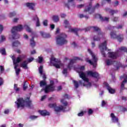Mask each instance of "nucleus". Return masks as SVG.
<instances>
[{
  "mask_svg": "<svg viewBox=\"0 0 127 127\" xmlns=\"http://www.w3.org/2000/svg\"><path fill=\"white\" fill-rule=\"evenodd\" d=\"M61 103L64 105H60L57 106L56 103L49 104V108H55V111L57 113H59L62 111L64 112H69L70 111V108L68 106V102L65 101V99H63L61 100Z\"/></svg>",
  "mask_w": 127,
  "mask_h": 127,
  "instance_id": "nucleus-1",
  "label": "nucleus"
},
{
  "mask_svg": "<svg viewBox=\"0 0 127 127\" xmlns=\"http://www.w3.org/2000/svg\"><path fill=\"white\" fill-rule=\"evenodd\" d=\"M25 103L26 106L29 109H31L33 105L31 103V101H30V97H28L24 100L23 98H19L17 99V101L15 102V104L16 105L17 109H19L22 108L23 109L25 107Z\"/></svg>",
  "mask_w": 127,
  "mask_h": 127,
  "instance_id": "nucleus-2",
  "label": "nucleus"
},
{
  "mask_svg": "<svg viewBox=\"0 0 127 127\" xmlns=\"http://www.w3.org/2000/svg\"><path fill=\"white\" fill-rule=\"evenodd\" d=\"M99 7H100V4H99V3H97L95 5L93 6V2L90 1L85 6L83 11L84 12H88L89 14H93V13L95 12V10L98 9Z\"/></svg>",
  "mask_w": 127,
  "mask_h": 127,
  "instance_id": "nucleus-3",
  "label": "nucleus"
},
{
  "mask_svg": "<svg viewBox=\"0 0 127 127\" xmlns=\"http://www.w3.org/2000/svg\"><path fill=\"white\" fill-rule=\"evenodd\" d=\"M88 52H89V54L91 55L92 57V61H91V60H89V59H86V62L87 63H89L90 64V65H92L93 66V68H96L97 67V64L98 62V58L97 57H96L94 55L93 52H92V50L91 49H88Z\"/></svg>",
  "mask_w": 127,
  "mask_h": 127,
  "instance_id": "nucleus-4",
  "label": "nucleus"
},
{
  "mask_svg": "<svg viewBox=\"0 0 127 127\" xmlns=\"http://www.w3.org/2000/svg\"><path fill=\"white\" fill-rule=\"evenodd\" d=\"M67 38V35L64 33H62L60 36L56 38L57 44L59 45H64V44H67L68 41L66 40Z\"/></svg>",
  "mask_w": 127,
  "mask_h": 127,
  "instance_id": "nucleus-5",
  "label": "nucleus"
},
{
  "mask_svg": "<svg viewBox=\"0 0 127 127\" xmlns=\"http://www.w3.org/2000/svg\"><path fill=\"white\" fill-rule=\"evenodd\" d=\"M44 91L46 94L49 93V92L55 91V86H54V81L53 80H51L50 84L46 86Z\"/></svg>",
  "mask_w": 127,
  "mask_h": 127,
  "instance_id": "nucleus-6",
  "label": "nucleus"
},
{
  "mask_svg": "<svg viewBox=\"0 0 127 127\" xmlns=\"http://www.w3.org/2000/svg\"><path fill=\"white\" fill-rule=\"evenodd\" d=\"M107 41H105L99 46V49L101 50V53L103 57H106V53H105L104 50H107L108 49V48H107Z\"/></svg>",
  "mask_w": 127,
  "mask_h": 127,
  "instance_id": "nucleus-7",
  "label": "nucleus"
},
{
  "mask_svg": "<svg viewBox=\"0 0 127 127\" xmlns=\"http://www.w3.org/2000/svg\"><path fill=\"white\" fill-rule=\"evenodd\" d=\"M77 61H83V59H81L78 57H75L73 59L69 60V63L67 65V68L69 69V70H71V68L73 67V64Z\"/></svg>",
  "mask_w": 127,
  "mask_h": 127,
  "instance_id": "nucleus-8",
  "label": "nucleus"
},
{
  "mask_svg": "<svg viewBox=\"0 0 127 127\" xmlns=\"http://www.w3.org/2000/svg\"><path fill=\"white\" fill-rule=\"evenodd\" d=\"M120 79H124L121 85V91H124V90H127V88L125 87V83H127V74H124L123 76L120 77Z\"/></svg>",
  "mask_w": 127,
  "mask_h": 127,
  "instance_id": "nucleus-9",
  "label": "nucleus"
},
{
  "mask_svg": "<svg viewBox=\"0 0 127 127\" xmlns=\"http://www.w3.org/2000/svg\"><path fill=\"white\" fill-rule=\"evenodd\" d=\"M23 30V26L22 25H18L17 26H15L12 28L11 30V33H16L17 31L20 32Z\"/></svg>",
  "mask_w": 127,
  "mask_h": 127,
  "instance_id": "nucleus-10",
  "label": "nucleus"
},
{
  "mask_svg": "<svg viewBox=\"0 0 127 127\" xmlns=\"http://www.w3.org/2000/svg\"><path fill=\"white\" fill-rule=\"evenodd\" d=\"M34 59L33 58H31L30 59H28V61H24L23 63L21 64V67L23 68V69H28V63H30L32 62Z\"/></svg>",
  "mask_w": 127,
  "mask_h": 127,
  "instance_id": "nucleus-11",
  "label": "nucleus"
},
{
  "mask_svg": "<svg viewBox=\"0 0 127 127\" xmlns=\"http://www.w3.org/2000/svg\"><path fill=\"white\" fill-rule=\"evenodd\" d=\"M108 57L111 59H117L119 57V51L116 52H108Z\"/></svg>",
  "mask_w": 127,
  "mask_h": 127,
  "instance_id": "nucleus-12",
  "label": "nucleus"
},
{
  "mask_svg": "<svg viewBox=\"0 0 127 127\" xmlns=\"http://www.w3.org/2000/svg\"><path fill=\"white\" fill-rule=\"evenodd\" d=\"M88 76H91V77H93V78H95L97 79L99 78L100 74L97 72H93L92 71H88L87 72Z\"/></svg>",
  "mask_w": 127,
  "mask_h": 127,
  "instance_id": "nucleus-13",
  "label": "nucleus"
},
{
  "mask_svg": "<svg viewBox=\"0 0 127 127\" xmlns=\"http://www.w3.org/2000/svg\"><path fill=\"white\" fill-rule=\"evenodd\" d=\"M103 85L107 88V90L109 91V92L110 94H115L116 90L113 88H111V86H110V85H109V83L107 82H104Z\"/></svg>",
  "mask_w": 127,
  "mask_h": 127,
  "instance_id": "nucleus-14",
  "label": "nucleus"
},
{
  "mask_svg": "<svg viewBox=\"0 0 127 127\" xmlns=\"http://www.w3.org/2000/svg\"><path fill=\"white\" fill-rule=\"evenodd\" d=\"M57 60L56 59V58H55L54 57H52V58L51 59V64H53V66H54V67H56V68H57V69H60V65H59V64H57L56 63H52V61H53L54 62H57Z\"/></svg>",
  "mask_w": 127,
  "mask_h": 127,
  "instance_id": "nucleus-15",
  "label": "nucleus"
},
{
  "mask_svg": "<svg viewBox=\"0 0 127 127\" xmlns=\"http://www.w3.org/2000/svg\"><path fill=\"white\" fill-rule=\"evenodd\" d=\"M79 73V76L84 82H89V79L86 77V74L83 72L80 71Z\"/></svg>",
  "mask_w": 127,
  "mask_h": 127,
  "instance_id": "nucleus-16",
  "label": "nucleus"
},
{
  "mask_svg": "<svg viewBox=\"0 0 127 127\" xmlns=\"http://www.w3.org/2000/svg\"><path fill=\"white\" fill-rule=\"evenodd\" d=\"M110 117L111 118V120L113 123H119V118L116 117V116L115 115V114L111 113L110 115Z\"/></svg>",
  "mask_w": 127,
  "mask_h": 127,
  "instance_id": "nucleus-17",
  "label": "nucleus"
},
{
  "mask_svg": "<svg viewBox=\"0 0 127 127\" xmlns=\"http://www.w3.org/2000/svg\"><path fill=\"white\" fill-rule=\"evenodd\" d=\"M11 59L13 61V64H16L21 61V59L20 57L17 58L16 60H15V56H12Z\"/></svg>",
  "mask_w": 127,
  "mask_h": 127,
  "instance_id": "nucleus-18",
  "label": "nucleus"
},
{
  "mask_svg": "<svg viewBox=\"0 0 127 127\" xmlns=\"http://www.w3.org/2000/svg\"><path fill=\"white\" fill-rule=\"evenodd\" d=\"M26 5L29 8V9H31V10H35V9H34L35 3L32 2H27L26 3Z\"/></svg>",
  "mask_w": 127,
  "mask_h": 127,
  "instance_id": "nucleus-19",
  "label": "nucleus"
},
{
  "mask_svg": "<svg viewBox=\"0 0 127 127\" xmlns=\"http://www.w3.org/2000/svg\"><path fill=\"white\" fill-rule=\"evenodd\" d=\"M82 29L78 28H74L70 29V32H73L77 36H79L78 34V31H82Z\"/></svg>",
  "mask_w": 127,
  "mask_h": 127,
  "instance_id": "nucleus-20",
  "label": "nucleus"
},
{
  "mask_svg": "<svg viewBox=\"0 0 127 127\" xmlns=\"http://www.w3.org/2000/svg\"><path fill=\"white\" fill-rule=\"evenodd\" d=\"M39 112L40 113V115H41V116H42L43 117L49 116L50 115V113H49V112H48L46 110H40L39 111Z\"/></svg>",
  "mask_w": 127,
  "mask_h": 127,
  "instance_id": "nucleus-21",
  "label": "nucleus"
},
{
  "mask_svg": "<svg viewBox=\"0 0 127 127\" xmlns=\"http://www.w3.org/2000/svg\"><path fill=\"white\" fill-rule=\"evenodd\" d=\"M116 39H117L119 42H122L123 40H124V35L122 34L117 35V37Z\"/></svg>",
  "mask_w": 127,
  "mask_h": 127,
  "instance_id": "nucleus-22",
  "label": "nucleus"
},
{
  "mask_svg": "<svg viewBox=\"0 0 127 127\" xmlns=\"http://www.w3.org/2000/svg\"><path fill=\"white\" fill-rule=\"evenodd\" d=\"M110 37L112 39H116L118 35H117V32L116 31H111L110 32Z\"/></svg>",
  "mask_w": 127,
  "mask_h": 127,
  "instance_id": "nucleus-23",
  "label": "nucleus"
},
{
  "mask_svg": "<svg viewBox=\"0 0 127 127\" xmlns=\"http://www.w3.org/2000/svg\"><path fill=\"white\" fill-rule=\"evenodd\" d=\"M97 15L99 16L101 21H109V18H108L107 17H105V18H104V17L102 16V15H101V14H97Z\"/></svg>",
  "mask_w": 127,
  "mask_h": 127,
  "instance_id": "nucleus-24",
  "label": "nucleus"
},
{
  "mask_svg": "<svg viewBox=\"0 0 127 127\" xmlns=\"http://www.w3.org/2000/svg\"><path fill=\"white\" fill-rule=\"evenodd\" d=\"M40 33H41V36H42V37H44V38H49L51 37V36L49 34H47L43 32H41Z\"/></svg>",
  "mask_w": 127,
  "mask_h": 127,
  "instance_id": "nucleus-25",
  "label": "nucleus"
},
{
  "mask_svg": "<svg viewBox=\"0 0 127 127\" xmlns=\"http://www.w3.org/2000/svg\"><path fill=\"white\" fill-rule=\"evenodd\" d=\"M28 85H29L28 82H27V81H24V82L23 83V91H26V90L28 88Z\"/></svg>",
  "mask_w": 127,
  "mask_h": 127,
  "instance_id": "nucleus-26",
  "label": "nucleus"
},
{
  "mask_svg": "<svg viewBox=\"0 0 127 127\" xmlns=\"http://www.w3.org/2000/svg\"><path fill=\"white\" fill-rule=\"evenodd\" d=\"M102 33H98V36H94L93 37L94 41H100L101 40V37L99 36V35H101Z\"/></svg>",
  "mask_w": 127,
  "mask_h": 127,
  "instance_id": "nucleus-27",
  "label": "nucleus"
},
{
  "mask_svg": "<svg viewBox=\"0 0 127 127\" xmlns=\"http://www.w3.org/2000/svg\"><path fill=\"white\" fill-rule=\"evenodd\" d=\"M109 10V13H110L111 15H114L115 13H118L119 12V10H113L111 9H108Z\"/></svg>",
  "mask_w": 127,
  "mask_h": 127,
  "instance_id": "nucleus-28",
  "label": "nucleus"
},
{
  "mask_svg": "<svg viewBox=\"0 0 127 127\" xmlns=\"http://www.w3.org/2000/svg\"><path fill=\"white\" fill-rule=\"evenodd\" d=\"M53 20L54 22H58L60 19L59 18V16L58 15H53L52 17Z\"/></svg>",
  "mask_w": 127,
  "mask_h": 127,
  "instance_id": "nucleus-29",
  "label": "nucleus"
},
{
  "mask_svg": "<svg viewBox=\"0 0 127 127\" xmlns=\"http://www.w3.org/2000/svg\"><path fill=\"white\" fill-rule=\"evenodd\" d=\"M12 45L13 47H18V46L20 45V42H19L18 41H15L12 42Z\"/></svg>",
  "mask_w": 127,
  "mask_h": 127,
  "instance_id": "nucleus-30",
  "label": "nucleus"
},
{
  "mask_svg": "<svg viewBox=\"0 0 127 127\" xmlns=\"http://www.w3.org/2000/svg\"><path fill=\"white\" fill-rule=\"evenodd\" d=\"M12 34L13 39H18L20 37L19 34H18L17 32H16V33H12Z\"/></svg>",
  "mask_w": 127,
  "mask_h": 127,
  "instance_id": "nucleus-31",
  "label": "nucleus"
},
{
  "mask_svg": "<svg viewBox=\"0 0 127 127\" xmlns=\"http://www.w3.org/2000/svg\"><path fill=\"white\" fill-rule=\"evenodd\" d=\"M30 45L32 47H34L35 46V41H34V37H32L30 40Z\"/></svg>",
  "mask_w": 127,
  "mask_h": 127,
  "instance_id": "nucleus-32",
  "label": "nucleus"
},
{
  "mask_svg": "<svg viewBox=\"0 0 127 127\" xmlns=\"http://www.w3.org/2000/svg\"><path fill=\"white\" fill-rule=\"evenodd\" d=\"M47 86V83L46 82V80H41L40 82V86L42 87H44V86Z\"/></svg>",
  "mask_w": 127,
  "mask_h": 127,
  "instance_id": "nucleus-33",
  "label": "nucleus"
},
{
  "mask_svg": "<svg viewBox=\"0 0 127 127\" xmlns=\"http://www.w3.org/2000/svg\"><path fill=\"white\" fill-rule=\"evenodd\" d=\"M64 27L65 28H69L70 26L69 25V21L68 20L66 19L64 20Z\"/></svg>",
  "mask_w": 127,
  "mask_h": 127,
  "instance_id": "nucleus-34",
  "label": "nucleus"
},
{
  "mask_svg": "<svg viewBox=\"0 0 127 127\" xmlns=\"http://www.w3.org/2000/svg\"><path fill=\"white\" fill-rule=\"evenodd\" d=\"M0 53H1L2 55H6V52L5 51V49L4 48H0Z\"/></svg>",
  "mask_w": 127,
  "mask_h": 127,
  "instance_id": "nucleus-35",
  "label": "nucleus"
},
{
  "mask_svg": "<svg viewBox=\"0 0 127 127\" xmlns=\"http://www.w3.org/2000/svg\"><path fill=\"white\" fill-rule=\"evenodd\" d=\"M24 27L25 28V29L27 32H29L30 33H31L32 32V31L31 30V28L28 26L27 25H25Z\"/></svg>",
  "mask_w": 127,
  "mask_h": 127,
  "instance_id": "nucleus-36",
  "label": "nucleus"
},
{
  "mask_svg": "<svg viewBox=\"0 0 127 127\" xmlns=\"http://www.w3.org/2000/svg\"><path fill=\"white\" fill-rule=\"evenodd\" d=\"M5 36H4V35H2L0 36V43H2V42H4V41H5Z\"/></svg>",
  "mask_w": 127,
  "mask_h": 127,
  "instance_id": "nucleus-37",
  "label": "nucleus"
},
{
  "mask_svg": "<svg viewBox=\"0 0 127 127\" xmlns=\"http://www.w3.org/2000/svg\"><path fill=\"white\" fill-rule=\"evenodd\" d=\"M73 83H74L75 89H78V88H79V83H78V81L76 80H73Z\"/></svg>",
  "mask_w": 127,
  "mask_h": 127,
  "instance_id": "nucleus-38",
  "label": "nucleus"
},
{
  "mask_svg": "<svg viewBox=\"0 0 127 127\" xmlns=\"http://www.w3.org/2000/svg\"><path fill=\"white\" fill-rule=\"evenodd\" d=\"M91 28H93L94 31H101V29L98 26H91Z\"/></svg>",
  "mask_w": 127,
  "mask_h": 127,
  "instance_id": "nucleus-39",
  "label": "nucleus"
},
{
  "mask_svg": "<svg viewBox=\"0 0 127 127\" xmlns=\"http://www.w3.org/2000/svg\"><path fill=\"white\" fill-rule=\"evenodd\" d=\"M113 62L111 60H107L106 61V64L108 66H110V65H112L113 64Z\"/></svg>",
  "mask_w": 127,
  "mask_h": 127,
  "instance_id": "nucleus-40",
  "label": "nucleus"
},
{
  "mask_svg": "<svg viewBox=\"0 0 127 127\" xmlns=\"http://www.w3.org/2000/svg\"><path fill=\"white\" fill-rule=\"evenodd\" d=\"M91 28H92V26L87 27L84 29H82V31H83V30H84L85 32H87V31H90V30H91Z\"/></svg>",
  "mask_w": 127,
  "mask_h": 127,
  "instance_id": "nucleus-41",
  "label": "nucleus"
},
{
  "mask_svg": "<svg viewBox=\"0 0 127 127\" xmlns=\"http://www.w3.org/2000/svg\"><path fill=\"white\" fill-rule=\"evenodd\" d=\"M93 114H94V110L92 109H89L88 111V116H91Z\"/></svg>",
  "mask_w": 127,
  "mask_h": 127,
  "instance_id": "nucleus-42",
  "label": "nucleus"
},
{
  "mask_svg": "<svg viewBox=\"0 0 127 127\" xmlns=\"http://www.w3.org/2000/svg\"><path fill=\"white\" fill-rule=\"evenodd\" d=\"M39 71L41 75H42V74H43V66L41 65L40 66Z\"/></svg>",
  "mask_w": 127,
  "mask_h": 127,
  "instance_id": "nucleus-43",
  "label": "nucleus"
},
{
  "mask_svg": "<svg viewBox=\"0 0 127 127\" xmlns=\"http://www.w3.org/2000/svg\"><path fill=\"white\" fill-rule=\"evenodd\" d=\"M16 13L15 12H12L9 13V17H13V16H15Z\"/></svg>",
  "mask_w": 127,
  "mask_h": 127,
  "instance_id": "nucleus-44",
  "label": "nucleus"
},
{
  "mask_svg": "<svg viewBox=\"0 0 127 127\" xmlns=\"http://www.w3.org/2000/svg\"><path fill=\"white\" fill-rule=\"evenodd\" d=\"M43 23L44 26H47L48 25V20H44L43 22Z\"/></svg>",
  "mask_w": 127,
  "mask_h": 127,
  "instance_id": "nucleus-45",
  "label": "nucleus"
},
{
  "mask_svg": "<svg viewBox=\"0 0 127 127\" xmlns=\"http://www.w3.org/2000/svg\"><path fill=\"white\" fill-rule=\"evenodd\" d=\"M20 72V68H17V69H15L16 76H18V75H19Z\"/></svg>",
  "mask_w": 127,
  "mask_h": 127,
  "instance_id": "nucleus-46",
  "label": "nucleus"
},
{
  "mask_svg": "<svg viewBox=\"0 0 127 127\" xmlns=\"http://www.w3.org/2000/svg\"><path fill=\"white\" fill-rule=\"evenodd\" d=\"M0 71L1 73H3V71H4V67H3V66L0 65Z\"/></svg>",
  "mask_w": 127,
  "mask_h": 127,
  "instance_id": "nucleus-47",
  "label": "nucleus"
},
{
  "mask_svg": "<svg viewBox=\"0 0 127 127\" xmlns=\"http://www.w3.org/2000/svg\"><path fill=\"white\" fill-rule=\"evenodd\" d=\"M84 6H85V4H81L79 5H77V8H82V7H84Z\"/></svg>",
  "mask_w": 127,
  "mask_h": 127,
  "instance_id": "nucleus-48",
  "label": "nucleus"
},
{
  "mask_svg": "<svg viewBox=\"0 0 127 127\" xmlns=\"http://www.w3.org/2000/svg\"><path fill=\"white\" fill-rule=\"evenodd\" d=\"M42 75H43L42 78L43 79V81H46V79H47V77H46V74H45V73H43Z\"/></svg>",
  "mask_w": 127,
  "mask_h": 127,
  "instance_id": "nucleus-49",
  "label": "nucleus"
},
{
  "mask_svg": "<svg viewBox=\"0 0 127 127\" xmlns=\"http://www.w3.org/2000/svg\"><path fill=\"white\" fill-rule=\"evenodd\" d=\"M39 63H42V62L43 61V58L42 57H39Z\"/></svg>",
  "mask_w": 127,
  "mask_h": 127,
  "instance_id": "nucleus-50",
  "label": "nucleus"
},
{
  "mask_svg": "<svg viewBox=\"0 0 127 127\" xmlns=\"http://www.w3.org/2000/svg\"><path fill=\"white\" fill-rule=\"evenodd\" d=\"M36 25L37 27L40 26V22L39 21V19H38L37 20Z\"/></svg>",
  "mask_w": 127,
  "mask_h": 127,
  "instance_id": "nucleus-51",
  "label": "nucleus"
},
{
  "mask_svg": "<svg viewBox=\"0 0 127 127\" xmlns=\"http://www.w3.org/2000/svg\"><path fill=\"white\" fill-rule=\"evenodd\" d=\"M38 19H39V18H38V17L37 16V15H35L34 17H33V20H38Z\"/></svg>",
  "mask_w": 127,
  "mask_h": 127,
  "instance_id": "nucleus-52",
  "label": "nucleus"
},
{
  "mask_svg": "<svg viewBox=\"0 0 127 127\" xmlns=\"http://www.w3.org/2000/svg\"><path fill=\"white\" fill-rule=\"evenodd\" d=\"M3 85V79L2 78L0 77V86Z\"/></svg>",
  "mask_w": 127,
  "mask_h": 127,
  "instance_id": "nucleus-53",
  "label": "nucleus"
},
{
  "mask_svg": "<svg viewBox=\"0 0 127 127\" xmlns=\"http://www.w3.org/2000/svg\"><path fill=\"white\" fill-rule=\"evenodd\" d=\"M83 116H84V112L83 111L78 114V117H83Z\"/></svg>",
  "mask_w": 127,
  "mask_h": 127,
  "instance_id": "nucleus-54",
  "label": "nucleus"
},
{
  "mask_svg": "<svg viewBox=\"0 0 127 127\" xmlns=\"http://www.w3.org/2000/svg\"><path fill=\"white\" fill-rule=\"evenodd\" d=\"M30 119H31V120H35V119H37V116H31Z\"/></svg>",
  "mask_w": 127,
  "mask_h": 127,
  "instance_id": "nucleus-55",
  "label": "nucleus"
},
{
  "mask_svg": "<svg viewBox=\"0 0 127 127\" xmlns=\"http://www.w3.org/2000/svg\"><path fill=\"white\" fill-rule=\"evenodd\" d=\"M2 30H3V26L2 25H0V33H1L2 32Z\"/></svg>",
  "mask_w": 127,
  "mask_h": 127,
  "instance_id": "nucleus-56",
  "label": "nucleus"
},
{
  "mask_svg": "<svg viewBox=\"0 0 127 127\" xmlns=\"http://www.w3.org/2000/svg\"><path fill=\"white\" fill-rule=\"evenodd\" d=\"M67 68H64L63 71V73L65 74H67Z\"/></svg>",
  "mask_w": 127,
  "mask_h": 127,
  "instance_id": "nucleus-57",
  "label": "nucleus"
},
{
  "mask_svg": "<svg viewBox=\"0 0 127 127\" xmlns=\"http://www.w3.org/2000/svg\"><path fill=\"white\" fill-rule=\"evenodd\" d=\"M122 112L125 113V112H127V107H124L122 109Z\"/></svg>",
  "mask_w": 127,
  "mask_h": 127,
  "instance_id": "nucleus-58",
  "label": "nucleus"
},
{
  "mask_svg": "<svg viewBox=\"0 0 127 127\" xmlns=\"http://www.w3.org/2000/svg\"><path fill=\"white\" fill-rule=\"evenodd\" d=\"M119 20V17H115L113 19V21H115V22H117Z\"/></svg>",
  "mask_w": 127,
  "mask_h": 127,
  "instance_id": "nucleus-59",
  "label": "nucleus"
},
{
  "mask_svg": "<svg viewBox=\"0 0 127 127\" xmlns=\"http://www.w3.org/2000/svg\"><path fill=\"white\" fill-rule=\"evenodd\" d=\"M61 16L62 17V18H65V17H66V15L65 14L63 13L61 14Z\"/></svg>",
  "mask_w": 127,
  "mask_h": 127,
  "instance_id": "nucleus-60",
  "label": "nucleus"
},
{
  "mask_svg": "<svg viewBox=\"0 0 127 127\" xmlns=\"http://www.w3.org/2000/svg\"><path fill=\"white\" fill-rule=\"evenodd\" d=\"M106 104L107 103H106V101H105V100L102 101V107H104V106H106Z\"/></svg>",
  "mask_w": 127,
  "mask_h": 127,
  "instance_id": "nucleus-61",
  "label": "nucleus"
},
{
  "mask_svg": "<svg viewBox=\"0 0 127 127\" xmlns=\"http://www.w3.org/2000/svg\"><path fill=\"white\" fill-rule=\"evenodd\" d=\"M45 99H46V95H44V96H42L41 101H43V100H45Z\"/></svg>",
  "mask_w": 127,
  "mask_h": 127,
  "instance_id": "nucleus-62",
  "label": "nucleus"
},
{
  "mask_svg": "<svg viewBox=\"0 0 127 127\" xmlns=\"http://www.w3.org/2000/svg\"><path fill=\"white\" fill-rule=\"evenodd\" d=\"M72 45H73V47L76 48L77 47V44L75 42H73L72 44Z\"/></svg>",
  "mask_w": 127,
  "mask_h": 127,
  "instance_id": "nucleus-63",
  "label": "nucleus"
},
{
  "mask_svg": "<svg viewBox=\"0 0 127 127\" xmlns=\"http://www.w3.org/2000/svg\"><path fill=\"white\" fill-rule=\"evenodd\" d=\"M127 16V11H126L123 14V17H126V16Z\"/></svg>",
  "mask_w": 127,
  "mask_h": 127,
  "instance_id": "nucleus-64",
  "label": "nucleus"
}]
</instances>
